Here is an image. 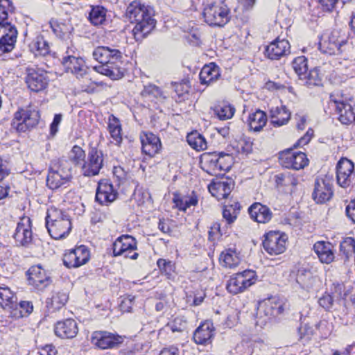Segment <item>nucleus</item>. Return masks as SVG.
I'll return each instance as SVG.
<instances>
[{
  "label": "nucleus",
  "mask_w": 355,
  "mask_h": 355,
  "mask_svg": "<svg viewBox=\"0 0 355 355\" xmlns=\"http://www.w3.org/2000/svg\"><path fill=\"white\" fill-rule=\"evenodd\" d=\"M153 9L134 1L126 8L125 15L131 23H135L132 34L136 40L144 38L155 27L156 21L153 18Z\"/></svg>",
  "instance_id": "1"
},
{
  "label": "nucleus",
  "mask_w": 355,
  "mask_h": 355,
  "mask_svg": "<svg viewBox=\"0 0 355 355\" xmlns=\"http://www.w3.org/2000/svg\"><path fill=\"white\" fill-rule=\"evenodd\" d=\"M191 6L194 10H202L204 21L211 26H223L230 19V8L223 1L217 3L211 0H203L198 5Z\"/></svg>",
  "instance_id": "2"
},
{
  "label": "nucleus",
  "mask_w": 355,
  "mask_h": 355,
  "mask_svg": "<svg viewBox=\"0 0 355 355\" xmlns=\"http://www.w3.org/2000/svg\"><path fill=\"white\" fill-rule=\"evenodd\" d=\"M45 220L49 235L55 240L65 238L72 227L69 214L55 207L47 209Z\"/></svg>",
  "instance_id": "3"
},
{
  "label": "nucleus",
  "mask_w": 355,
  "mask_h": 355,
  "mask_svg": "<svg viewBox=\"0 0 355 355\" xmlns=\"http://www.w3.org/2000/svg\"><path fill=\"white\" fill-rule=\"evenodd\" d=\"M71 178L70 162L66 159L54 160L48 171L46 185L52 190L57 189L69 182Z\"/></svg>",
  "instance_id": "4"
},
{
  "label": "nucleus",
  "mask_w": 355,
  "mask_h": 355,
  "mask_svg": "<svg viewBox=\"0 0 355 355\" xmlns=\"http://www.w3.org/2000/svg\"><path fill=\"white\" fill-rule=\"evenodd\" d=\"M106 58L107 61L105 65L94 66L93 69L113 80L121 78L124 73L122 52L119 49L108 46V53Z\"/></svg>",
  "instance_id": "5"
},
{
  "label": "nucleus",
  "mask_w": 355,
  "mask_h": 355,
  "mask_svg": "<svg viewBox=\"0 0 355 355\" xmlns=\"http://www.w3.org/2000/svg\"><path fill=\"white\" fill-rule=\"evenodd\" d=\"M39 119L38 111L31 107L22 108L15 112L12 125L18 132H26L37 125Z\"/></svg>",
  "instance_id": "6"
},
{
  "label": "nucleus",
  "mask_w": 355,
  "mask_h": 355,
  "mask_svg": "<svg viewBox=\"0 0 355 355\" xmlns=\"http://www.w3.org/2000/svg\"><path fill=\"white\" fill-rule=\"evenodd\" d=\"M256 274L254 270H245L232 276L228 280L226 288L232 294L243 292L256 282Z\"/></svg>",
  "instance_id": "7"
},
{
  "label": "nucleus",
  "mask_w": 355,
  "mask_h": 355,
  "mask_svg": "<svg viewBox=\"0 0 355 355\" xmlns=\"http://www.w3.org/2000/svg\"><path fill=\"white\" fill-rule=\"evenodd\" d=\"M137 244V242L133 236L128 234L122 235L118 237L112 245L113 255L137 259L139 257V254L135 252Z\"/></svg>",
  "instance_id": "8"
},
{
  "label": "nucleus",
  "mask_w": 355,
  "mask_h": 355,
  "mask_svg": "<svg viewBox=\"0 0 355 355\" xmlns=\"http://www.w3.org/2000/svg\"><path fill=\"white\" fill-rule=\"evenodd\" d=\"M287 236L279 231H270L265 234L263 247L270 255H277L286 250Z\"/></svg>",
  "instance_id": "9"
},
{
  "label": "nucleus",
  "mask_w": 355,
  "mask_h": 355,
  "mask_svg": "<svg viewBox=\"0 0 355 355\" xmlns=\"http://www.w3.org/2000/svg\"><path fill=\"white\" fill-rule=\"evenodd\" d=\"M103 165V154L102 151L96 148H92L88 152L87 159H85L81 166L82 174L86 177L97 175Z\"/></svg>",
  "instance_id": "10"
},
{
  "label": "nucleus",
  "mask_w": 355,
  "mask_h": 355,
  "mask_svg": "<svg viewBox=\"0 0 355 355\" xmlns=\"http://www.w3.org/2000/svg\"><path fill=\"white\" fill-rule=\"evenodd\" d=\"M89 260V251L85 245L67 251L62 258L63 264L68 268H78Z\"/></svg>",
  "instance_id": "11"
},
{
  "label": "nucleus",
  "mask_w": 355,
  "mask_h": 355,
  "mask_svg": "<svg viewBox=\"0 0 355 355\" xmlns=\"http://www.w3.org/2000/svg\"><path fill=\"white\" fill-rule=\"evenodd\" d=\"M280 164L287 168L300 170L308 165L309 159L306 155L302 152H293L287 150L279 153Z\"/></svg>",
  "instance_id": "12"
},
{
  "label": "nucleus",
  "mask_w": 355,
  "mask_h": 355,
  "mask_svg": "<svg viewBox=\"0 0 355 355\" xmlns=\"http://www.w3.org/2000/svg\"><path fill=\"white\" fill-rule=\"evenodd\" d=\"M17 34L15 26L10 23H0V55L14 49Z\"/></svg>",
  "instance_id": "13"
},
{
  "label": "nucleus",
  "mask_w": 355,
  "mask_h": 355,
  "mask_svg": "<svg viewBox=\"0 0 355 355\" xmlns=\"http://www.w3.org/2000/svg\"><path fill=\"white\" fill-rule=\"evenodd\" d=\"M26 83L28 87L34 92L44 90L49 83L46 72L41 69L28 68Z\"/></svg>",
  "instance_id": "14"
},
{
  "label": "nucleus",
  "mask_w": 355,
  "mask_h": 355,
  "mask_svg": "<svg viewBox=\"0 0 355 355\" xmlns=\"http://www.w3.org/2000/svg\"><path fill=\"white\" fill-rule=\"evenodd\" d=\"M339 34L338 31H334L327 40L320 42L318 47L320 51L328 55L341 53L345 50L343 47L347 45V42L344 38L340 39Z\"/></svg>",
  "instance_id": "15"
},
{
  "label": "nucleus",
  "mask_w": 355,
  "mask_h": 355,
  "mask_svg": "<svg viewBox=\"0 0 355 355\" xmlns=\"http://www.w3.org/2000/svg\"><path fill=\"white\" fill-rule=\"evenodd\" d=\"M27 275L28 284L38 291H43L51 283V277L40 264L31 266Z\"/></svg>",
  "instance_id": "16"
},
{
  "label": "nucleus",
  "mask_w": 355,
  "mask_h": 355,
  "mask_svg": "<svg viewBox=\"0 0 355 355\" xmlns=\"http://www.w3.org/2000/svg\"><path fill=\"white\" fill-rule=\"evenodd\" d=\"M354 163L347 159H340L337 165L336 177L338 184L343 187H349L353 182L354 178Z\"/></svg>",
  "instance_id": "17"
},
{
  "label": "nucleus",
  "mask_w": 355,
  "mask_h": 355,
  "mask_svg": "<svg viewBox=\"0 0 355 355\" xmlns=\"http://www.w3.org/2000/svg\"><path fill=\"white\" fill-rule=\"evenodd\" d=\"M118 195L110 180L104 179L98 182L96 192V201L102 205L114 202Z\"/></svg>",
  "instance_id": "18"
},
{
  "label": "nucleus",
  "mask_w": 355,
  "mask_h": 355,
  "mask_svg": "<svg viewBox=\"0 0 355 355\" xmlns=\"http://www.w3.org/2000/svg\"><path fill=\"white\" fill-rule=\"evenodd\" d=\"M92 343L101 349L114 348L122 343L123 339L121 336L114 334L96 331L93 333Z\"/></svg>",
  "instance_id": "19"
},
{
  "label": "nucleus",
  "mask_w": 355,
  "mask_h": 355,
  "mask_svg": "<svg viewBox=\"0 0 355 355\" xmlns=\"http://www.w3.org/2000/svg\"><path fill=\"white\" fill-rule=\"evenodd\" d=\"M330 103H333L339 114V121L345 125L350 124L355 118L353 106L335 95L330 96Z\"/></svg>",
  "instance_id": "20"
},
{
  "label": "nucleus",
  "mask_w": 355,
  "mask_h": 355,
  "mask_svg": "<svg viewBox=\"0 0 355 355\" xmlns=\"http://www.w3.org/2000/svg\"><path fill=\"white\" fill-rule=\"evenodd\" d=\"M17 245L27 246L33 240L31 221L30 218L24 217L17 223L13 235Z\"/></svg>",
  "instance_id": "21"
},
{
  "label": "nucleus",
  "mask_w": 355,
  "mask_h": 355,
  "mask_svg": "<svg viewBox=\"0 0 355 355\" xmlns=\"http://www.w3.org/2000/svg\"><path fill=\"white\" fill-rule=\"evenodd\" d=\"M332 184L329 180L317 178L315 180L313 199L316 203H325L333 196Z\"/></svg>",
  "instance_id": "22"
},
{
  "label": "nucleus",
  "mask_w": 355,
  "mask_h": 355,
  "mask_svg": "<svg viewBox=\"0 0 355 355\" xmlns=\"http://www.w3.org/2000/svg\"><path fill=\"white\" fill-rule=\"evenodd\" d=\"M62 64L67 72L74 74L77 78H83L87 72V67L80 56L63 55Z\"/></svg>",
  "instance_id": "23"
},
{
  "label": "nucleus",
  "mask_w": 355,
  "mask_h": 355,
  "mask_svg": "<svg viewBox=\"0 0 355 355\" xmlns=\"http://www.w3.org/2000/svg\"><path fill=\"white\" fill-rule=\"evenodd\" d=\"M142 153L153 157L159 153L161 149V141L159 138L152 132H143L140 134Z\"/></svg>",
  "instance_id": "24"
},
{
  "label": "nucleus",
  "mask_w": 355,
  "mask_h": 355,
  "mask_svg": "<svg viewBox=\"0 0 355 355\" xmlns=\"http://www.w3.org/2000/svg\"><path fill=\"white\" fill-rule=\"evenodd\" d=\"M290 44L288 40L277 39L265 49V55L270 60H279L290 53Z\"/></svg>",
  "instance_id": "25"
},
{
  "label": "nucleus",
  "mask_w": 355,
  "mask_h": 355,
  "mask_svg": "<svg viewBox=\"0 0 355 355\" xmlns=\"http://www.w3.org/2000/svg\"><path fill=\"white\" fill-rule=\"evenodd\" d=\"M215 334V328L211 321L206 320L195 330L193 340L196 344L206 345L211 343Z\"/></svg>",
  "instance_id": "26"
},
{
  "label": "nucleus",
  "mask_w": 355,
  "mask_h": 355,
  "mask_svg": "<svg viewBox=\"0 0 355 355\" xmlns=\"http://www.w3.org/2000/svg\"><path fill=\"white\" fill-rule=\"evenodd\" d=\"M296 282L302 289L307 291L316 290L320 284L318 277L313 275L311 270L304 268H301L297 270Z\"/></svg>",
  "instance_id": "27"
},
{
  "label": "nucleus",
  "mask_w": 355,
  "mask_h": 355,
  "mask_svg": "<svg viewBox=\"0 0 355 355\" xmlns=\"http://www.w3.org/2000/svg\"><path fill=\"white\" fill-rule=\"evenodd\" d=\"M55 334L62 338H72L78 331L77 323L73 319H67L58 322L54 328Z\"/></svg>",
  "instance_id": "28"
},
{
  "label": "nucleus",
  "mask_w": 355,
  "mask_h": 355,
  "mask_svg": "<svg viewBox=\"0 0 355 355\" xmlns=\"http://www.w3.org/2000/svg\"><path fill=\"white\" fill-rule=\"evenodd\" d=\"M250 218L259 223H268L272 217V213L270 208L259 202L253 203L248 209Z\"/></svg>",
  "instance_id": "29"
},
{
  "label": "nucleus",
  "mask_w": 355,
  "mask_h": 355,
  "mask_svg": "<svg viewBox=\"0 0 355 355\" xmlns=\"http://www.w3.org/2000/svg\"><path fill=\"white\" fill-rule=\"evenodd\" d=\"M232 189L233 184L230 180L213 182L208 187L209 191L218 200L226 198L231 193Z\"/></svg>",
  "instance_id": "30"
},
{
  "label": "nucleus",
  "mask_w": 355,
  "mask_h": 355,
  "mask_svg": "<svg viewBox=\"0 0 355 355\" xmlns=\"http://www.w3.org/2000/svg\"><path fill=\"white\" fill-rule=\"evenodd\" d=\"M313 250L322 263L329 264L334 259L333 246L329 242L318 241L313 245Z\"/></svg>",
  "instance_id": "31"
},
{
  "label": "nucleus",
  "mask_w": 355,
  "mask_h": 355,
  "mask_svg": "<svg viewBox=\"0 0 355 355\" xmlns=\"http://www.w3.org/2000/svg\"><path fill=\"white\" fill-rule=\"evenodd\" d=\"M112 142L120 146L123 141L122 125L120 120L114 115L111 114L107 119V128Z\"/></svg>",
  "instance_id": "32"
},
{
  "label": "nucleus",
  "mask_w": 355,
  "mask_h": 355,
  "mask_svg": "<svg viewBox=\"0 0 355 355\" xmlns=\"http://www.w3.org/2000/svg\"><path fill=\"white\" fill-rule=\"evenodd\" d=\"M220 77L219 67L214 63L205 65L201 69L199 78L202 84H211Z\"/></svg>",
  "instance_id": "33"
},
{
  "label": "nucleus",
  "mask_w": 355,
  "mask_h": 355,
  "mask_svg": "<svg viewBox=\"0 0 355 355\" xmlns=\"http://www.w3.org/2000/svg\"><path fill=\"white\" fill-rule=\"evenodd\" d=\"M271 123L277 127L282 126L288 123L291 113L284 105L272 107L270 111Z\"/></svg>",
  "instance_id": "34"
},
{
  "label": "nucleus",
  "mask_w": 355,
  "mask_h": 355,
  "mask_svg": "<svg viewBox=\"0 0 355 355\" xmlns=\"http://www.w3.org/2000/svg\"><path fill=\"white\" fill-rule=\"evenodd\" d=\"M50 27L53 33L62 40L70 38V35L73 30L72 25L67 22H58L55 20H51Z\"/></svg>",
  "instance_id": "35"
},
{
  "label": "nucleus",
  "mask_w": 355,
  "mask_h": 355,
  "mask_svg": "<svg viewBox=\"0 0 355 355\" xmlns=\"http://www.w3.org/2000/svg\"><path fill=\"white\" fill-rule=\"evenodd\" d=\"M248 122L250 130L259 132L266 124V114L264 112L257 110L254 112L249 114Z\"/></svg>",
  "instance_id": "36"
},
{
  "label": "nucleus",
  "mask_w": 355,
  "mask_h": 355,
  "mask_svg": "<svg viewBox=\"0 0 355 355\" xmlns=\"http://www.w3.org/2000/svg\"><path fill=\"white\" fill-rule=\"evenodd\" d=\"M107 10L101 6H92L88 19L94 26L103 25L106 21Z\"/></svg>",
  "instance_id": "37"
},
{
  "label": "nucleus",
  "mask_w": 355,
  "mask_h": 355,
  "mask_svg": "<svg viewBox=\"0 0 355 355\" xmlns=\"http://www.w3.org/2000/svg\"><path fill=\"white\" fill-rule=\"evenodd\" d=\"M300 84L306 85L309 87L314 86H320L322 85V76L320 73V69L314 68L309 71V73H305L301 78L299 79Z\"/></svg>",
  "instance_id": "38"
},
{
  "label": "nucleus",
  "mask_w": 355,
  "mask_h": 355,
  "mask_svg": "<svg viewBox=\"0 0 355 355\" xmlns=\"http://www.w3.org/2000/svg\"><path fill=\"white\" fill-rule=\"evenodd\" d=\"M0 306L3 309L17 307V298L8 287H0Z\"/></svg>",
  "instance_id": "39"
},
{
  "label": "nucleus",
  "mask_w": 355,
  "mask_h": 355,
  "mask_svg": "<svg viewBox=\"0 0 355 355\" xmlns=\"http://www.w3.org/2000/svg\"><path fill=\"white\" fill-rule=\"evenodd\" d=\"M10 170L0 158V200L6 198L8 195L10 186L5 179L9 176Z\"/></svg>",
  "instance_id": "40"
},
{
  "label": "nucleus",
  "mask_w": 355,
  "mask_h": 355,
  "mask_svg": "<svg viewBox=\"0 0 355 355\" xmlns=\"http://www.w3.org/2000/svg\"><path fill=\"white\" fill-rule=\"evenodd\" d=\"M31 50L36 55H46L50 51L48 42L42 35H37L30 44Z\"/></svg>",
  "instance_id": "41"
},
{
  "label": "nucleus",
  "mask_w": 355,
  "mask_h": 355,
  "mask_svg": "<svg viewBox=\"0 0 355 355\" xmlns=\"http://www.w3.org/2000/svg\"><path fill=\"white\" fill-rule=\"evenodd\" d=\"M187 141L191 148L198 151L204 150L207 146L205 138L197 131L188 134Z\"/></svg>",
  "instance_id": "42"
},
{
  "label": "nucleus",
  "mask_w": 355,
  "mask_h": 355,
  "mask_svg": "<svg viewBox=\"0 0 355 355\" xmlns=\"http://www.w3.org/2000/svg\"><path fill=\"white\" fill-rule=\"evenodd\" d=\"M220 261L224 266L232 268L239 264L240 258L235 250L228 249L221 253Z\"/></svg>",
  "instance_id": "43"
},
{
  "label": "nucleus",
  "mask_w": 355,
  "mask_h": 355,
  "mask_svg": "<svg viewBox=\"0 0 355 355\" xmlns=\"http://www.w3.org/2000/svg\"><path fill=\"white\" fill-rule=\"evenodd\" d=\"M214 112L219 119L227 120L234 116L235 108L230 104L223 103L214 107Z\"/></svg>",
  "instance_id": "44"
},
{
  "label": "nucleus",
  "mask_w": 355,
  "mask_h": 355,
  "mask_svg": "<svg viewBox=\"0 0 355 355\" xmlns=\"http://www.w3.org/2000/svg\"><path fill=\"white\" fill-rule=\"evenodd\" d=\"M239 209L240 204L238 202H234L231 205H225L223 211V218L228 224L234 223L237 218Z\"/></svg>",
  "instance_id": "45"
},
{
  "label": "nucleus",
  "mask_w": 355,
  "mask_h": 355,
  "mask_svg": "<svg viewBox=\"0 0 355 355\" xmlns=\"http://www.w3.org/2000/svg\"><path fill=\"white\" fill-rule=\"evenodd\" d=\"M292 67L299 79L301 78L308 71L307 58L304 56H298L292 62Z\"/></svg>",
  "instance_id": "46"
},
{
  "label": "nucleus",
  "mask_w": 355,
  "mask_h": 355,
  "mask_svg": "<svg viewBox=\"0 0 355 355\" xmlns=\"http://www.w3.org/2000/svg\"><path fill=\"white\" fill-rule=\"evenodd\" d=\"M202 162L210 171L207 170L209 173H218V152H213L205 154L202 157Z\"/></svg>",
  "instance_id": "47"
},
{
  "label": "nucleus",
  "mask_w": 355,
  "mask_h": 355,
  "mask_svg": "<svg viewBox=\"0 0 355 355\" xmlns=\"http://www.w3.org/2000/svg\"><path fill=\"white\" fill-rule=\"evenodd\" d=\"M218 172L229 171L232 164V156L223 152L218 153Z\"/></svg>",
  "instance_id": "48"
},
{
  "label": "nucleus",
  "mask_w": 355,
  "mask_h": 355,
  "mask_svg": "<svg viewBox=\"0 0 355 355\" xmlns=\"http://www.w3.org/2000/svg\"><path fill=\"white\" fill-rule=\"evenodd\" d=\"M350 0H318V3L323 11L332 12L336 10L338 7L342 8Z\"/></svg>",
  "instance_id": "49"
},
{
  "label": "nucleus",
  "mask_w": 355,
  "mask_h": 355,
  "mask_svg": "<svg viewBox=\"0 0 355 355\" xmlns=\"http://www.w3.org/2000/svg\"><path fill=\"white\" fill-rule=\"evenodd\" d=\"M340 250L347 259L355 253V240L352 237L345 238L340 244Z\"/></svg>",
  "instance_id": "50"
},
{
  "label": "nucleus",
  "mask_w": 355,
  "mask_h": 355,
  "mask_svg": "<svg viewBox=\"0 0 355 355\" xmlns=\"http://www.w3.org/2000/svg\"><path fill=\"white\" fill-rule=\"evenodd\" d=\"M85 150L78 146H74L70 153V159L75 165H80L82 166L85 159Z\"/></svg>",
  "instance_id": "51"
},
{
  "label": "nucleus",
  "mask_w": 355,
  "mask_h": 355,
  "mask_svg": "<svg viewBox=\"0 0 355 355\" xmlns=\"http://www.w3.org/2000/svg\"><path fill=\"white\" fill-rule=\"evenodd\" d=\"M14 6L10 0H1L0 3V23L7 21L8 13L14 11Z\"/></svg>",
  "instance_id": "52"
},
{
  "label": "nucleus",
  "mask_w": 355,
  "mask_h": 355,
  "mask_svg": "<svg viewBox=\"0 0 355 355\" xmlns=\"http://www.w3.org/2000/svg\"><path fill=\"white\" fill-rule=\"evenodd\" d=\"M108 53V46H99L94 49L92 56L95 60L98 62L100 65H105Z\"/></svg>",
  "instance_id": "53"
},
{
  "label": "nucleus",
  "mask_w": 355,
  "mask_h": 355,
  "mask_svg": "<svg viewBox=\"0 0 355 355\" xmlns=\"http://www.w3.org/2000/svg\"><path fill=\"white\" fill-rule=\"evenodd\" d=\"M274 301L269 300L268 302L264 303V306L266 309V315L268 316H275L279 314H281L284 311V308L282 304L280 303L276 304L275 306H273Z\"/></svg>",
  "instance_id": "54"
},
{
  "label": "nucleus",
  "mask_w": 355,
  "mask_h": 355,
  "mask_svg": "<svg viewBox=\"0 0 355 355\" xmlns=\"http://www.w3.org/2000/svg\"><path fill=\"white\" fill-rule=\"evenodd\" d=\"M141 95L143 96H152L155 98L164 97V94L162 89L153 84H149L144 86V89L141 92Z\"/></svg>",
  "instance_id": "55"
},
{
  "label": "nucleus",
  "mask_w": 355,
  "mask_h": 355,
  "mask_svg": "<svg viewBox=\"0 0 355 355\" xmlns=\"http://www.w3.org/2000/svg\"><path fill=\"white\" fill-rule=\"evenodd\" d=\"M187 322L182 318L177 317L166 326L173 332H182L186 329Z\"/></svg>",
  "instance_id": "56"
},
{
  "label": "nucleus",
  "mask_w": 355,
  "mask_h": 355,
  "mask_svg": "<svg viewBox=\"0 0 355 355\" xmlns=\"http://www.w3.org/2000/svg\"><path fill=\"white\" fill-rule=\"evenodd\" d=\"M157 264L162 272L165 273L166 275H171L172 272L174 271L175 266L172 261H167L166 259H159Z\"/></svg>",
  "instance_id": "57"
},
{
  "label": "nucleus",
  "mask_w": 355,
  "mask_h": 355,
  "mask_svg": "<svg viewBox=\"0 0 355 355\" xmlns=\"http://www.w3.org/2000/svg\"><path fill=\"white\" fill-rule=\"evenodd\" d=\"M205 297V292L202 288H200L198 285L196 288V291L189 295L187 294V297L189 299V297H193V304L194 306L200 305L202 302Z\"/></svg>",
  "instance_id": "58"
},
{
  "label": "nucleus",
  "mask_w": 355,
  "mask_h": 355,
  "mask_svg": "<svg viewBox=\"0 0 355 355\" xmlns=\"http://www.w3.org/2000/svg\"><path fill=\"white\" fill-rule=\"evenodd\" d=\"M68 300V296L64 293H58L52 297L53 304L56 306V308H60L64 305Z\"/></svg>",
  "instance_id": "59"
},
{
  "label": "nucleus",
  "mask_w": 355,
  "mask_h": 355,
  "mask_svg": "<svg viewBox=\"0 0 355 355\" xmlns=\"http://www.w3.org/2000/svg\"><path fill=\"white\" fill-rule=\"evenodd\" d=\"M318 303L324 309L329 310L333 306L334 297L330 294H324L319 299Z\"/></svg>",
  "instance_id": "60"
},
{
  "label": "nucleus",
  "mask_w": 355,
  "mask_h": 355,
  "mask_svg": "<svg viewBox=\"0 0 355 355\" xmlns=\"http://www.w3.org/2000/svg\"><path fill=\"white\" fill-rule=\"evenodd\" d=\"M134 296L129 295L125 297L120 304L121 309L123 311L130 312L132 308Z\"/></svg>",
  "instance_id": "61"
},
{
  "label": "nucleus",
  "mask_w": 355,
  "mask_h": 355,
  "mask_svg": "<svg viewBox=\"0 0 355 355\" xmlns=\"http://www.w3.org/2000/svg\"><path fill=\"white\" fill-rule=\"evenodd\" d=\"M62 115L61 114H56L54 116L53 122L51 124L50 130H51V134L52 135H55V133L58 130V125H60L61 121H62Z\"/></svg>",
  "instance_id": "62"
},
{
  "label": "nucleus",
  "mask_w": 355,
  "mask_h": 355,
  "mask_svg": "<svg viewBox=\"0 0 355 355\" xmlns=\"http://www.w3.org/2000/svg\"><path fill=\"white\" fill-rule=\"evenodd\" d=\"M299 183V179L290 172H286V182L284 187L292 186L295 187Z\"/></svg>",
  "instance_id": "63"
},
{
  "label": "nucleus",
  "mask_w": 355,
  "mask_h": 355,
  "mask_svg": "<svg viewBox=\"0 0 355 355\" xmlns=\"http://www.w3.org/2000/svg\"><path fill=\"white\" fill-rule=\"evenodd\" d=\"M346 214L348 218L355 223V199L352 200L347 206Z\"/></svg>",
  "instance_id": "64"
}]
</instances>
